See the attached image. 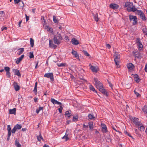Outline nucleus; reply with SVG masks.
Masks as SVG:
<instances>
[{
  "instance_id": "obj_61",
  "label": "nucleus",
  "mask_w": 147,
  "mask_h": 147,
  "mask_svg": "<svg viewBox=\"0 0 147 147\" xmlns=\"http://www.w3.org/2000/svg\"><path fill=\"white\" fill-rule=\"evenodd\" d=\"M4 13V11H0V14L1 15H3Z\"/></svg>"
},
{
  "instance_id": "obj_36",
  "label": "nucleus",
  "mask_w": 147,
  "mask_h": 147,
  "mask_svg": "<svg viewBox=\"0 0 147 147\" xmlns=\"http://www.w3.org/2000/svg\"><path fill=\"white\" fill-rule=\"evenodd\" d=\"M71 111H67L65 112V115L68 117H69L71 116Z\"/></svg>"
},
{
  "instance_id": "obj_57",
  "label": "nucleus",
  "mask_w": 147,
  "mask_h": 147,
  "mask_svg": "<svg viewBox=\"0 0 147 147\" xmlns=\"http://www.w3.org/2000/svg\"><path fill=\"white\" fill-rule=\"evenodd\" d=\"M43 109V107H39L38 110L40 111H41V110H42Z\"/></svg>"
},
{
  "instance_id": "obj_21",
  "label": "nucleus",
  "mask_w": 147,
  "mask_h": 147,
  "mask_svg": "<svg viewBox=\"0 0 147 147\" xmlns=\"http://www.w3.org/2000/svg\"><path fill=\"white\" fill-rule=\"evenodd\" d=\"M134 80L136 82H138L140 80L137 74H135L134 76Z\"/></svg>"
},
{
  "instance_id": "obj_32",
  "label": "nucleus",
  "mask_w": 147,
  "mask_h": 147,
  "mask_svg": "<svg viewBox=\"0 0 147 147\" xmlns=\"http://www.w3.org/2000/svg\"><path fill=\"white\" fill-rule=\"evenodd\" d=\"M142 110L145 113L147 114V106H144L142 108Z\"/></svg>"
},
{
  "instance_id": "obj_25",
  "label": "nucleus",
  "mask_w": 147,
  "mask_h": 147,
  "mask_svg": "<svg viewBox=\"0 0 147 147\" xmlns=\"http://www.w3.org/2000/svg\"><path fill=\"white\" fill-rule=\"evenodd\" d=\"M7 130L8 131V134L9 136H10L11 135V130L10 125H7Z\"/></svg>"
},
{
  "instance_id": "obj_11",
  "label": "nucleus",
  "mask_w": 147,
  "mask_h": 147,
  "mask_svg": "<svg viewBox=\"0 0 147 147\" xmlns=\"http://www.w3.org/2000/svg\"><path fill=\"white\" fill-rule=\"evenodd\" d=\"M109 6L111 8L113 9H117L119 7L118 5L115 3L110 4Z\"/></svg>"
},
{
  "instance_id": "obj_27",
  "label": "nucleus",
  "mask_w": 147,
  "mask_h": 147,
  "mask_svg": "<svg viewBox=\"0 0 147 147\" xmlns=\"http://www.w3.org/2000/svg\"><path fill=\"white\" fill-rule=\"evenodd\" d=\"M16 110L15 108H14L13 109H10L9 110V114L15 115L16 114Z\"/></svg>"
},
{
  "instance_id": "obj_22",
  "label": "nucleus",
  "mask_w": 147,
  "mask_h": 147,
  "mask_svg": "<svg viewBox=\"0 0 147 147\" xmlns=\"http://www.w3.org/2000/svg\"><path fill=\"white\" fill-rule=\"evenodd\" d=\"M71 53L72 55H74L75 57L76 58H78L79 57V55L78 54L76 51L74 50L73 49L72 50L71 52Z\"/></svg>"
},
{
  "instance_id": "obj_8",
  "label": "nucleus",
  "mask_w": 147,
  "mask_h": 147,
  "mask_svg": "<svg viewBox=\"0 0 147 147\" xmlns=\"http://www.w3.org/2000/svg\"><path fill=\"white\" fill-rule=\"evenodd\" d=\"M132 121L137 126H139L141 123L139 121V119L137 118H134L132 120Z\"/></svg>"
},
{
  "instance_id": "obj_2",
  "label": "nucleus",
  "mask_w": 147,
  "mask_h": 147,
  "mask_svg": "<svg viewBox=\"0 0 147 147\" xmlns=\"http://www.w3.org/2000/svg\"><path fill=\"white\" fill-rule=\"evenodd\" d=\"M124 7H127V11L128 12H135L137 10V8L135 7V6L133 5L132 3L127 2L125 3Z\"/></svg>"
},
{
  "instance_id": "obj_62",
  "label": "nucleus",
  "mask_w": 147,
  "mask_h": 147,
  "mask_svg": "<svg viewBox=\"0 0 147 147\" xmlns=\"http://www.w3.org/2000/svg\"><path fill=\"white\" fill-rule=\"evenodd\" d=\"M35 10H36L35 9H32V12L34 13H35Z\"/></svg>"
},
{
  "instance_id": "obj_47",
  "label": "nucleus",
  "mask_w": 147,
  "mask_h": 147,
  "mask_svg": "<svg viewBox=\"0 0 147 147\" xmlns=\"http://www.w3.org/2000/svg\"><path fill=\"white\" fill-rule=\"evenodd\" d=\"M53 20L55 23H57L58 22V20L56 19V18L55 16H53Z\"/></svg>"
},
{
  "instance_id": "obj_41",
  "label": "nucleus",
  "mask_w": 147,
  "mask_h": 147,
  "mask_svg": "<svg viewBox=\"0 0 147 147\" xmlns=\"http://www.w3.org/2000/svg\"><path fill=\"white\" fill-rule=\"evenodd\" d=\"M29 57L30 58H33L34 57V55L32 52H30L29 53Z\"/></svg>"
},
{
  "instance_id": "obj_17",
  "label": "nucleus",
  "mask_w": 147,
  "mask_h": 147,
  "mask_svg": "<svg viewBox=\"0 0 147 147\" xmlns=\"http://www.w3.org/2000/svg\"><path fill=\"white\" fill-rule=\"evenodd\" d=\"M71 42L73 45H76L79 44L78 40L75 38H73L71 39Z\"/></svg>"
},
{
  "instance_id": "obj_13",
  "label": "nucleus",
  "mask_w": 147,
  "mask_h": 147,
  "mask_svg": "<svg viewBox=\"0 0 147 147\" xmlns=\"http://www.w3.org/2000/svg\"><path fill=\"white\" fill-rule=\"evenodd\" d=\"M51 101L54 105L57 104L59 105H61L62 104V103L61 102L58 101L55 99L53 98H51Z\"/></svg>"
},
{
  "instance_id": "obj_38",
  "label": "nucleus",
  "mask_w": 147,
  "mask_h": 147,
  "mask_svg": "<svg viewBox=\"0 0 147 147\" xmlns=\"http://www.w3.org/2000/svg\"><path fill=\"white\" fill-rule=\"evenodd\" d=\"M30 44L31 46L32 47H33L34 45V40L32 38H30Z\"/></svg>"
},
{
  "instance_id": "obj_60",
  "label": "nucleus",
  "mask_w": 147,
  "mask_h": 147,
  "mask_svg": "<svg viewBox=\"0 0 147 147\" xmlns=\"http://www.w3.org/2000/svg\"><path fill=\"white\" fill-rule=\"evenodd\" d=\"M22 21H20L19 22V23L18 24V26L19 27H20V24H21V23H22Z\"/></svg>"
},
{
  "instance_id": "obj_14",
  "label": "nucleus",
  "mask_w": 147,
  "mask_h": 147,
  "mask_svg": "<svg viewBox=\"0 0 147 147\" xmlns=\"http://www.w3.org/2000/svg\"><path fill=\"white\" fill-rule=\"evenodd\" d=\"M101 127L102 128V131L103 133H106L107 131V128L106 125L104 124H102Z\"/></svg>"
},
{
  "instance_id": "obj_39",
  "label": "nucleus",
  "mask_w": 147,
  "mask_h": 147,
  "mask_svg": "<svg viewBox=\"0 0 147 147\" xmlns=\"http://www.w3.org/2000/svg\"><path fill=\"white\" fill-rule=\"evenodd\" d=\"M17 129H20L22 127V125H19L18 124H16L14 126Z\"/></svg>"
},
{
  "instance_id": "obj_43",
  "label": "nucleus",
  "mask_w": 147,
  "mask_h": 147,
  "mask_svg": "<svg viewBox=\"0 0 147 147\" xmlns=\"http://www.w3.org/2000/svg\"><path fill=\"white\" fill-rule=\"evenodd\" d=\"M134 92L135 94L136 95L137 97L140 96V95L139 94V93L136 91V89H135L134 90Z\"/></svg>"
},
{
  "instance_id": "obj_46",
  "label": "nucleus",
  "mask_w": 147,
  "mask_h": 147,
  "mask_svg": "<svg viewBox=\"0 0 147 147\" xmlns=\"http://www.w3.org/2000/svg\"><path fill=\"white\" fill-rule=\"evenodd\" d=\"M17 130V129L14 127L11 131V132L13 134H14Z\"/></svg>"
},
{
  "instance_id": "obj_10",
  "label": "nucleus",
  "mask_w": 147,
  "mask_h": 147,
  "mask_svg": "<svg viewBox=\"0 0 147 147\" xmlns=\"http://www.w3.org/2000/svg\"><path fill=\"white\" fill-rule=\"evenodd\" d=\"M4 69L6 72V75L7 77L10 78L11 77L10 74L9 72L10 68L8 67H4Z\"/></svg>"
},
{
  "instance_id": "obj_18",
  "label": "nucleus",
  "mask_w": 147,
  "mask_h": 147,
  "mask_svg": "<svg viewBox=\"0 0 147 147\" xmlns=\"http://www.w3.org/2000/svg\"><path fill=\"white\" fill-rule=\"evenodd\" d=\"M45 30L51 33H52L53 32V28L48 26H46L45 27Z\"/></svg>"
},
{
  "instance_id": "obj_23",
  "label": "nucleus",
  "mask_w": 147,
  "mask_h": 147,
  "mask_svg": "<svg viewBox=\"0 0 147 147\" xmlns=\"http://www.w3.org/2000/svg\"><path fill=\"white\" fill-rule=\"evenodd\" d=\"M135 55L136 57L138 58H141L142 57L141 53L140 52H136L135 53Z\"/></svg>"
},
{
  "instance_id": "obj_58",
  "label": "nucleus",
  "mask_w": 147,
  "mask_h": 147,
  "mask_svg": "<svg viewBox=\"0 0 147 147\" xmlns=\"http://www.w3.org/2000/svg\"><path fill=\"white\" fill-rule=\"evenodd\" d=\"M34 101L35 102H37L38 101V98H35L34 99Z\"/></svg>"
},
{
  "instance_id": "obj_37",
  "label": "nucleus",
  "mask_w": 147,
  "mask_h": 147,
  "mask_svg": "<svg viewBox=\"0 0 147 147\" xmlns=\"http://www.w3.org/2000/svg\"><path fill=\"white\" fill-rule=\"evenodd\" d=\"M37 139L38 140L40 141L41 140H43V138L42 136V135H41V134L40 133V134L39 135V136H38L37 137Z\"/></svg>"
},
{
  "instance_id": "obj_35",
  "label": "nucleus",
  "mask_w": 147,
  "mask_h": 147,
  "mask_svg": "<svg viewBox=\"0 0 147 147\" xmlns=\"http://www.w3.org/2000/svg\"><path fill=\"white\" fill-rule=\"evenodd\" d=\"M88 117L91 120L94 119H95V117L93 115L91 114L88 115Z\"/></svg>"
},
{
  "instance_id": "obj_33",
  "label": "nucleus",
  "mask_w": 147,
  "mask_h": 147,
  "mask_svg": "<svg viewBox=\"0 0 147 147\" xmlns=\"http://www.w3.org/2000/svg\"><path fill=\"white\" fill-rule=\"evenodd\" d=\"M89 87L90 89V90L93 92H95L96 93H97V91L95 90V88L92 85H90Z\"/></svg>"
},
{
  "instance_id": "obj_59",
  "label": "nucleus",
  "mask_w": 147,
  "mask_h": 147,
  "mask_svg": "<svg viewBox=\"0 0 147 147\" xmlns=\"http://www.w3.org/2000/svg\"><path fill=\"white\" fill-rule=\"evenodd\" d=\"M26 20L27 21L29 20V17L27 16L26 14Z\"/></svg>"
},
{
  "instance_id": "obj_28",
  "label": "nucleus",
  "mask_w": 147,
  "mask_h": 147,
  "mask_svg": "<svg viewBox=\"0 0 147 147\" xmlns=\"http://www.w3.org/2000/svg\"><path fill=\"white\" fill-rule=\"evenodd\" d=\"M92 15L94 17V18L96 22H98L99 20V18L98 17V14L96 13L94 14V13H92Z\"/></svg>"
},
{
  "instance_id": "obj_64",
  "label": "nucleus",
  "mask_w": 147,
  "mask_h": 147,
  "mask_svg": "<svg viewBox=\"0 0 147 147\" xmlns=\"http://www.w3.org/2000/svg\"><path fill=\"white\" fill-rule=\"evenodd\" d=\"M43 147H49V146L48 145H47L46 144H45Z\"/></svg>"
},
{
  "instance_id": "obj_55",
  "label": "nucleus",
  "mask_w": 147,
  "mask_h": 147,
  "mask_svg": "<svg viewBox=\"0 0 147 147\" xmlns=\"http://www.w3.org/2000/svg\"><path fill=\"white\" fill-rule=\"evenodd\" d=\"M106 47L108 48V49H110L111 47L110 45L109 44H107L106 45Z\"/></svg>"
},
{
  "instance_id": "obj_29",
  "label": "nucleus",
  "mask_w": 147,
  "mask_h": 147,
  "mask_svg": "<svg viewBox=\"0 0 147 147\" xmlns=\"http://www.w3.org/2000/svg\"><path fill=\"white\" fill-rule=\"evenodd\" d=\"M140 125H139L140 127H139V129L141 131H143L144 130L145 127L142 123Z\"/></svg>"
},
{
  "instance_id": "obj_4",
  "label": "nucleus",
  "mask_w": 147,
  "mask_h": 147,
  "mask_svg": "<svg viewBox=\"0 0 147 147\" xmlns=\"http://www.w3.org/2000/svg\"><path fill=\"white\" fill-rule=\"evenodd\" d=\"M114 61H115V64L118 67H119V60L120 59V56L119 54L117 53H115L114 56Z\"/></svg>"
},
{
  "instance_id": "obj_9",
  "label": "nucleus",
  "mask_w": 147,
  "mask_h": 147,
  "mask_svg": "<svg viewBox=\"0 0 147 147\" xmlns=\"http://www.w3.org/2000/svg\"><path fill=\"white\" fill-rule=\"evenodd\" d=\"M89 66L90 69L93 72L96 73L98 71V68L97 66H93L91 64H89Z\"/></svg>"
},
{
  "instance_id": "obj_30",
  "label": "nucleus",
  "mask_w": 147,
  "mask_h": 147,
  "mask_svg": "<svg viewBox=\"0 0 147 147\" xmlns=\"http://www.w3.org/2000/svg\"><path fill=\"white\" fill-rule=\"evenodd\" d=\"M15 145L17 147H21V145L20 144L19 142L16 139L15 140Z\"/></svg>"
},
{
  "instance_id": "obj_44",
  "label": "nucleus",
  "mask_w": 147,
  "mask_h": 147,
  "mask_svg": "<svg viewBox=\"0 0 147 147\" xmlns=\"http://www.w3.org/2000/svg\"><path fill=\"white\" fill-rule=\"evenodd\" d=\"M19 5H20L21 7L23 8L24 5V3L22 1H20L19 3Z\"/></svg>"
},
{
  "instance_id": "obj_20",
  "label": "nucleus",
  "mask_w": 147,
  "mask_h": 147,
  "mask_svg": "<svg viewBox=\"0 0 147 147\" xmlns=\"http://www.w3.org/2000/svg\"><path fill=\"white\" fill-rule=\"evenodd\" d=\"M49 47L51 48H53L54 49L56 48L57 46L56 45H54L52 42V41H49Z\"/></svg>"
},
{
  "instance_id": "obj_45",
  "label": "nucleus",
  "mask_w": 147,
  "mask_h": 147,
  "mask_svg": "<svg viewBox=\"0 0 147 147\" xmlns=\"http://www.w3.org/2000/svg\"><path fill=\"white\" fill-rule=\"evenodd\" d=\"M63 108L62 107V106L60 105V107L58 109V110H59V112L60 113H61L62 112V110L63 109Z\"/></svg>"
},
{
  "instance_id": "obj_19",
  "label": "nucleus",
  "mask_w": 147,
  "mask_h": 147,
  "mask_svg": "<svg viewBox=\"0 0 147 147\" xmlns=\"http://www.w3.org/2000/svg\"><path fill=\"white\" fill-rule=\"evenodd\" d=\"M13 71L14 73V74L17 76H20L21 74L18 70L17 69H13Z\"/></svg>"
},
{
  "instance_id": "obj_6",
  "label": "nucleus",
  "mask_w": 147,
  "mask_h": 147,
  "mask_svg": "<svg viewBox=\"0 0 147 147\" xmlns=\"http://www.w3.org/2000/svg\"><path fill=\"white\" fill-rule=\"evenodd\" d=\"M44 77L50 78L52 81H54L53 74L52 73H46L44 74Z\"/></svg>"
},
{
  "instance_id": "obj_16",
  "label": "nucleus",
  "mask_w": 147,
  "mask_h": 147,
  "mask_svg": "<svg viewBox=\"0 0 147 147\" xmlns=\"http://www.w3.org/2000/svg\"><path fill=\"white\" fill-rule=\"evenodd\" d=\"M24 55H22L20 57L17 58L16 61V63L17 64H19L20 62L22 60L23 58L24 57Z\"/></svg>"
},
{
  "instance_id": "obj_31",
  "label": "nucleus",
  "mask_w": 147,
  "mask_h": 147,
  "mask_svg": "<svg viewBox=\"0 0 147 147\" xmlns=\"http://www.w3.org/2000/svg\"><path fill=\"white\" fill-rule=\"evenodd\" d=\"M140 18L142 20L144 21H145L146 20V18L145 17V16L144 13H143L140 16Z\"/></svg>"
},
{
  "instance_id": "obj_3",
  "label": "nucleus",
  "mask_w": 147,
  "mask_h": 147,
  "mask_svg": "<svg viewBox=\"0 0 147 147\" xmlns=\"http://www.w3.org/2000/svg\"><path fill=\"white\" fill-rule=\"evenodd\" d=\"M63 38L60 34L57 33L54 36L53 39V42L55 44L59 45L61 43V41L62 40Z\"/></svg>"
},
{
  "instance_id": "obj_50",
  "label": "nucleus",
  "mask_w": 147,
  "mask_h": 147,
  "mask_svg": "<svg viewBox=\"0 0 147 147\" xmlns=\"http://www.w3.org/2000/svg\"><path fill=\"white\" fill-rule=\"evenodd\" d=\"M83 128L85 129H86L88 127V125H86L85 124H84L83 125Z\"/></svg>"
},
{
  "instance_id": "obj_52",
  "label": "nucleus",
  "mask_w": 147,
  "mask_h": 147,
  "mask_svg": "<svg viewBox=\"0 0 147 147\" xmlns=\"http://www.w3.org/2000/svg\"><path fill=\"white\" fill-rule=\"evenodd\" d=\"M65 39L66 42H68L69 41V38L68 36H66L65 38Z\"/></svg>"
},
{
  "instance_id": "obj_7",
  "label": "nucleus",
  "mask_w": 147,
  "mask_h": 147,
  "mask_svg": "<svg viewBox=\"0 0 147 147\" xmlns=\"http://www.w3.org/2000/svg\"><path fill=\"white\" fill-rule=\"evenodd\" d=\"M136 42L138 47V49L140 51H142V48L143 47V45L140 42V41L139 38H137Z\"/></svg>"
},
{
  "instance_id": "obj_42",
  "label": "nucleus",
  "mask_w": 147,
  "mask_h": 147,
  "mask_svg": "<svg viewBox=\"0 0 147 147\" xmlns=\"http://www.w3.org/2000/svg\"><path fill=\"white\" fill-rule=\"evenodd\" d=\"M83 52L85 55L87 56H90V55L86 51L83 50Z\"/></svg>"
},
{
  "instance_id": "obj_48",
  "label": "nucleus",
  "mask_w": 147,
  "mask_h": 147,
  "mask_svg": "<svg viewBox=\"0 0 147 147\" xmlns=\"http://www.w3.org/2000/svg\"><path fill=\"white\" fill-rule=\"evenodd\" d=\"M33 92H34L36 94V92L37 91V87H34V89L33 90Z\"/></svg>"
},
{
  "instance_id": "obj_5",
  "label": "nucleus",
  "mask_w": 147,
  "mask_h": 147,
  "mask_svg": "<svg viewBox=\"0 0 147 147\" xmlns=\"http://www.w3.org/2000/svg\"><path fill=\"white\" fill-rule=\"evenodd\" d=\"M129 16L130 21H133L132 24L133 25H135L137 24L138 20L136 16L130 15Z\"/></svg>"
},
{
  "instance_id": "obj_15",
  "label": "nucleus",
  "mask_w": 147,
  "mask_h": 147,
  "mask_svg": "<svg viewBox=\"0 0 147 147\" xmlns=\"http://www.w3.org/2000/svg\"><path fill=\"white\" fill-rule=\"evenodd\" d=\"M127 68L129 70H132L134 68V66L131 63H129L127 65Z\"/></svg>"
},
{
  "instance_id": "obj_40",
  "label": "nucleus",
  "mask_w": 147,
  "mask_h": 147,
  "mask_svg": "<svg viewBox=\"0 0 147 147\" xmlns=\"http://www.w3.org/2000/svg\"><path fill=\"white\" fill-rule=\"evenodd\" d=\"M62 139H65V141H67L69 139V138L68 137V135H66V134L62 137Z\"/></svg>"
},
{
  "instance_id": "obj_51",
  "label": "nucleus",
  "mask_w": 147,
  "mask_h": 147,
  "mask_svg": "<svg viewBox=\"0 0 147 147\" xmlns=\"http://www.w3.org/2000/svg\"><path fill=\"white\" fill-rule=\"evenodd\" d=\"M78 117H73V120L74 121H77V120Z\"/></svg>"
},
{
  "instance_id": "obj_12",
  "label": "nucleus",
  "mask_w": 147,
  "mask_h": 147,
  "mask_svg": "<svg viewBox=\"0 0 147 147\" xmlns=\"http://www.w3.org/2000/svg\"><path fill=\"white\" fill-rule=\"evenodd\" d=\"M14 89L16 91H18L20 88V86L17 83L14 82L13 84Z\"/></svg>"
},
{
  "instance_id": "obj_1",
  "label": "nucleus",
  "mask_w": 147,
  "mask_h": 147,
  "mask_svg": "<svg viewBox=\"0 0 147 147\" xmlns=\"http://www.w3.org/2000/svg\"><path fill=\"white\" fill-rule=\"evenodd\" d=\"M94 81L95 86L96 88L98 89L99 91L104 94H106L107 92L103 88V84L98 79L94 78Z\"/></svg>"
},
{
  "instance_id": "obj_56",
  "label": "nucleus",
  "mask_w": 147,
  "mask_h": 147,
  "mask_svg": "<svg viewBox=\"0 0 147 147\" xmlns=\"http://www.w3.org/2000/svg\"><path fill=\"white\" fill-rule=\"evenodd\" d=\"M135 132L136 133V134H138V135H139L138 131L137 129H136L135 130Z\"/></svg>"
},
{
  "instance_id": "obj_49",
  "label": "nucleus",
  "mask_w": 147,
  "mask_h": 147,
  "mask_svg": "<svg viewBox=\"0 0 147 147\" xmlns=\"http://www.w3.org/2000/svg\"><path fill=\"white\" fill-rule=\"evenodd\" d=\"M15 4H17L20 1V0H14Z\"/></svg>"
},
{
  "instance_id": "obj_24",
  "label": "nucleus",
  "mask_w": 147,
  "mask_h": 147,
  "mask_svg": "<svg viewBox=\"0 0 147 147\" xmlns=\"http://www.w3.org/2000/svg\"><path fill=\"white\" fill-rule=\"evenodd\" d=\"M18 50L17 54L18 55H20L24 51V48H22L18 49Z\"/></svg>"
},
{
  "instance_id": "obj_53",
  "label": "nucleus",
  "mask_w": 147,
  "mask_h": 147,
  "mask_svg": "<svg viewBox=\"0 0 147 147\" xmlns=\"http://www.w3.org/2000/svg\"><path fill=\"white\" fill-rule=\"evenodd\" d=\"M58 65L59 67L63 66L65 65V64L64 63H61L59 65Z\"/></svg>"
},
{
  "instance_id": "obj_34",
  "label": "nucleus",
  "mask_w": 147,
  "mask_h": 147,
  "mask_svg": "<svg viewBox=\"0 0 147 147\" xmlns=\"http://www.w3.org/2000/svg\"><path fill=\"white\" fill-rule=\"evenodd\" d=\"M136 11V13L138 15L140 16L142 13H143L141 10H138L137 9V10Z\"/></svg>"
},
{
  "instance_id": "obj_63",
  "label": "nucleus",
  "mask_w": 147,
  "mask_h": 147,
  "mask_svg": "<svg viewBox=\"0 0 147 147\" xmlns=\"http://www.w3.org/2000/svg\"><path fill=\"white\" fill-rule=\"evenodd\" d=\"M40 111L38 110V109H36V112L38 114L39 113Z\"/></svg>"
},
{
  "instance_id": "obj_26",
  "label": "nucleus",
  "mask_w": 147,
  "mask_h": 147,
  "mask_svg": "<svg viewBox=\"0 0 147 147\" xmlns=\"http://www.w3.org/2000/svg\"><path fill=\"white\" fill-rule=\"evenodd\" d=\"M89 127L90 130H92L93 129V123L92 122H90L88 123Z\"/></svg>"
},
{
  "instance_id": "obj_54",
  "label": "nucleus",
  "mask_w": 147,
  "mask_h": 147,
  "mask_svg": "<svg viewBox=\"0 0 147 147\" xmlns=\"http://www.w3.org/2000/svg\"><path fill=\"white\" fill-rule=\"evenodd\" d=\"M7 29V28L5 27H3L1 28L2 31H3L4 30H6Z\"/></svg>"
}]
</instances>
